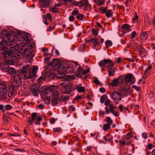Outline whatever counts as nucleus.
I'll use <instances>...</instances> for the list:
<instances>
[{
	"mask_svg": "<svg viewBox=\"0 0 155 155\" xmlns=\"http://www.w3.org/2000/svg\"><path fill=\"white\" fill-rule=\"evenodd\" d=\"M107 98V97L106 94H104L101 96L100 98L101 102V103H104Z\"/></svg>",
	"mask_w": 155,
	"mask_h": 155,
	"instance_id": "31",
	"label": "nucleus"
},
{
	"mask_svg": "<svg viewBox=\"0 0 155 155\" xmlns=\"http://www.w3.org/2000/svg\"><path fill=\"white\" fill-rule=\"evenodd\" d=\"M75 18V17L73 15H71L69 17V20L70 21L73 22L74 21V19Z\"/></svg>",
	"mask_w": 155,
	"mask_h": 155,
	"instance_id": "54",
	"label": "nucleus"
},
{
	"mask_svg": "<svg viewBox=\"0 0 155 155\" xmlns=\"http://www.w3.org/2000/svg\"><path fill=\"white\" fill-rule=\"evenodd\" d=\"M59 95L58 92H55L54 94L53 98L52 99V103L53 106H55L58 104Z\"/></svg>",
	"mask_w": 155,
	"mask_h": 155,
	"instance_id": "13",
	"label": "nucleus"
},
{
	"mask_svg": "<svg viewBox=\"0 0 155 155\" xmlns=\"http://www.w3.org/2000/svg\"><path fill=\"white\" fill-rule=\"evenodd\" d=\"M21 53L19 51H17L11 57L12 60H17V59L20 58Z\"/></svg>",
	"mask_w": 155,
	"mask_h": 155,
	"instance_id": "20",
	"label": "nucleus"
},
{
	"mask_svg": "<svg viewBox=\"0 0 155 155\" xmlns=\"http://www.w3.org/2000/svg\"><path fill=\"white\" fill-rule=\"evenodd\" d=\"M84 3H83V6H87L88 5V2L87 0H84Z\"/></svg>",
	"mask_w": 155,
	"mask_h": 155,
	"instance_id": "55",
	"label": "nucleus"
},
{
	"mask_svg": "<svg viewBox=\"0 0 155 155\" xmlns=\"http://www.w3.org/2000/svg\"><path fill=\"white\" fill-rule=\"evenodd\" d=\"M94 2L96 3L97 5H103L105 2V0H93Z\"/></svg>",
	"mask_w": 155,
	"mask_h": 155,
	"instance_id": "24",
	"label": "nucleus"
},
{
	"mask_svg": "<svg viewBox=\"0 0 155 155\" xmlns=\"http://www.w3.org/2000/svg\"><path fill=\"white\" fill-rule=\"evenodd\" d=\"M135 81V78L132 74H129L125 77V81L127 83L130 82L131 84H133Z\"/></svg>",
	"mask_w": 155,
	"mask_h": 155,
	"instance_id": "10",
	"label": "nucleus"
},
{
	"mask_svg": "<svg viewBox=\"0 0 155 155\" xmlns=\"http://www.w3.org/2000/svg\"><path fill=\"white\" fill-rule=\"evenodd\" d=\"M123 80L121 78L119 77L118 78H115L112 81L111 83L108 84L109 86L114 87L117 86L118 84H120L123 82Z\"/></svg>",
	"mask_w": 155,
	"mask_h": 155,
	"instance_id": "8",
	"label": "nucleus"
},
{
	"mask_svg": "<svg viewBox=\"0 0 155 155\" xmlns=\"http://www.w3.org/2000/svg\"><path fill=\"white\" fill-rule=\"evenodd\" d=\"M132 137V134L130 133H128L126 136L125 139L127 140L130 139Z\"/></svg>",
	"mask_w": 155,
	"mask_h": 155,
	"instance_id": "50",
	"label": "nucleus"
},
{
	"mask_svg": "<svg viewBox=\"0 0 155 155\" xmlns=\"http://www.w3.org/2000/svg\"><path fill=\"white\" fill-rule=\"evenodd\" d=\"M113 15V12L111 9L108 10L106 13V15L108 18L111 17Z\"/></svg>",
	"mask_w": 155,
	"mask_h": 155,
	"instance_id": "26",
	"label": "nucleus"
},
{
	"mask_svg": "<svg viewBox=\"0 0 155 155\" xmlns=\"http://www.w3.org/2000/svg\"><path fill=\"white\" fill-rule=\"evenodd\" d=\"M50 12L54 13H57L58 12V9L55 6L54 7L50 8L49 9Z\"/></svg>",
	"mask_w": 155,
	"mask_h": 155,
	"instance_id": "28",
	"label": "nucleus"
},
{
	"mask_svg": "<svg viewBox=\"0 0 155 155\" xmlns=\"http://www.w3.org/2000/svg\"><path fill=\"white\" fill-rule=\"evenodd\" d=\"M105 44L107 48L111 46L112 45V43L110 40H108L105 41Z\"/></svg>",
	"mask_w": 155,
	"mask_h": 155,
	"instance_id": "34",
	"label": "nucleus"
},
{
	"mask_svg": "<svg viewBox=\"0 0 155 155\" xmlns=\"http://www.w3.org/2000/svg\"><path fill=\"white\" fill-rule=\"evenodd\" d=\"M142 136L144 139H147V134L145 133H143L142 134Z\"/></svg>",
	"mask_w": 155,
	"mask_h": 155,
	"instance_id": "62",
	"label": "nucleus"
},
{
	"mask_svg": "<svg viewBox=\"0 0 155 155\" xmlns=\"http://www.w3.org/2000/svg\"><path fill=\"white\" fill-rule=\"evenodd\" d=\"M38 69L37 67L34 66L32 68H30L29 65H25L20 69L18 73L15 74L13 80L20 82L22 78L23 79H30L36 75Z\"/></svg>",
	"mask_w": 155,
	"mask_h": 155,
	"instance_id": "1",
	"label": "nucleus"
},
{
	"mask_svg": "<svg viewBox=\"0 0 155 155\" xmlns=\"http://www.w3.org/2000/svg\"><path fill=\"white\" fill-rule=\"evenodd\" d=\"M84 16V15L82 14H78L76 16V18L79 20H82Z\"/></svg>",
	"mask_w": 155,
	"mask_h": 155,
	"instance_id": "30",
	"label": "nucleus"
},
{
	"mask_svg": "<svg viewBox=\"0 0 155 155\" xmlns=\"http://www.w3.org/2000/svg\"><path fill=\"white\" fill-rule=\"evenodd\" d=\"M93 81L95 83L98 85L100 83V82L97 78H95L94 79Z\"/></svg>",
	"mask_w": 155,
	"mask_h": 155,
	"instance_id": "51",
	"label": "nucleus"
},
{
	"mask_svg": "<svg viewBox=\"0 0 155 155\" xmlns=\"http://www.w3.org/2000/svg\"><path fill=\"white\" fill-rule=\"evenodd\" d=\"M109 137V136L108 135H106L105 136H104V137L103 139L105 140L104 142V143H107V142H110V138H108V137Z\"/></svg>",
	"mask_w": 155,
	"mask_h": 155,
	"instance_id": "37",
	"label": "nucleus"
},
{
	"mask_svg": "<svg viewBox=\"0 0 155 155\" xmlns=\"http://www.w3.org/2000/svg\"><path fill=\"white\" fill-rule=\"evenodd\" d=\"M115 68L108 69V74L110 76H113L114 75L115 73Z\"/></svg>",
	"mask_w": 155,
	"mask_h": 155,
	"instance_id": "23",
	"label": "nucleus"
},
{
	"mask_svg": "<svg viewBox=\"0 0 155 155\" xmlns=\"http://www.w3.org/2000/svg\"><path fill=\"white\" fill-rule=\"evenodd\" d=\"M110 100L109 99H107L105 101L104 103V104L106 106L108 107L109 105L111 104H110Z\"/></svg>",
	"mask_w": 155,
	"mask_h": 155,
	"instance_id": "45",
	"label": "nucleus"
},
{
	"mask_svg": "<svg viewBox=\"0 0 155 155\" xmlns=\"http://www.w3.org/2000/svg\"><path fill=\"white\" fill-rule=\"evenodd\" d=\"M153 147H154V146L152 144H149L148 145L147 147L150 149H153Z\"/></svg>",
	"mask_w": 155,
	"mask_h": 155,
	"instance_id": "59",
	"label": "nucleus"
},
{
	"mask_svg": "<svg viewBox=\"0 0 155 155\" xmlns=\"http://www.w3.org/2000/svg\"><path fill=\"white\" fill-rule=\"evenodd\" d=\"M77 91L79 93H83L85 91V88L83 86H77Z\"/></svg>",
	"mask_w": 155,
	"mask_h": 155,
	"instance_id": "25",
	"label": "nucleus"
},
{
	"mask_svg": "<svg viewBox=\"0 0 155 155\" xmlns=\"http://www.w3.org/2000/svg\"><path fill=\"white\" fill-rule=\"evenodd\" d=\"M61 86H63L61 91L64 94H67L68 95L71 92V88L73 86V83L71 82H68L66 83L62 82L60 84Z\"/></svg>",
	"mask_w": 155,
	"mask_h": 155,
	"instance_id": "3",
	"label": "nucleus"
},
{
	"mask_svg": "<svg viewBox=\"0 0 155 155\" xmlns=\"http://www.w3.org/2000/svg\"><path fill=\"white\" fill-rule=\"evenodd\" d=\"M124 32L127 33L131 30V27L127 24L123 25L121 27Z\"/></svg>",
	"mask_w": 155,
	"mask_h": 155,
	"instance_id": "15",
	"label": "nucleus"
},
{
	"mask_svg": "<svg viewBox=\"0 0 155 155\" xmlns=\"http://www.w3.org/2000/svg\"><path fill=\"white\" fill-rule=\"evenodd\" d=\"M106 120V122L107 123V124H110V125H111L113 123V121L110 117H107Z\"/></svg>",
	"mask_w": 155,
	"mask_h": 155,
	"instance_id": "38",
	"label": "nucleus"
},
{
	"mask_svg": "<svg viewBox=\"0 0 155 155\" xmlns=\"http://www.w3.org/2000/svg\"><path fill=\"white\" fill-rule=\"evenodd\" d=\"M107 67L108 69L109 68H112L114 64L113 61L109 59V61H108V63L107 64Z\"/></svg>",
	"mask_w": 155,
	"mask_h": 155,
	"instance_id": "27",
	"label": "nucleus"
},
{
	"mask_svg": "<svg viewBox=\"0 0 155 155\" xmlns=\"http://www.w3.org/2000/svg\"><path fill=\"white\" fill-rule=\"evenodd\" d=\"M115 108L112 104L109 105L108 107L106 106L105 107L106 114H108L110 112H111L115 116H119L118 112L114 110Z\"/></svg>",
	"mask_w": 155,
	"mask_h": 155,
	"instance_id": "7",
	"label": "nucleus"
},
{
	"mask_svg": "<svg viewBox=\"0 0 155 155\" xmlns=\"http://www.w3.org/2000/svg\"><path fill=\"white\" fill-rule=\"evenodd\" d=\"M5 36L8 39V41L1 43V45L3 48H4V46L3 45V43L9 46H17L21 51L22 50L23 48L25 47V44L24 43H22V42L20 43H18L21 41L23 39L21 38V35L20 34H18L15 35V37H14L13 35H10L8 34H6Z\"/></svg>",
	"mask_w": 155,
	"mask_h": 155,
	"instance_id": "2",
	"label": "nucleus"
},
{
	"mask_svg": "<svg viewBox=\"0 0 155 155\" xmlns=\"http://www.w3.org/2000/svg\"><path fill=\"white\" fill-rule=\"evenodd\" d=\"M21 84L20 82H18L13 80L11 85L9 87L8 95H9L10 94L12 95L14 91L16 90L17 87Z\"/></svg>",
	"mask_w": 155,
	"mask_h": 155,
	"instance_id": "5",
	"label": "nucleus"
},
{
	"mask_svg": "<svg viewBox=\"0 0 155 155\" xmlns=\"http://www.w3.org/2000/svg\"><path fill=\"white\" fill-rule=\"evenodd\" d=\"M60 61L56 58H54L52 60L51 65L55 69H59L60 68Z\"/></svg>",
	"mask_w": 155,
	"mask_h": 155,
	"instance_id": "12",
	"label": "nucleus"
},
{
	"mask_svg": "<svg viewBox=\"0 0 155 155\" xmlns=\"http://www.w3.org/2000/svg\"><path fill=\"white\" fill-rule=\"evenodd\" d=\"M152 68V66L150 65H149L145 71L144 74H147L149 72H150Z\"/></svg>",
	"mask_w": 155,
	"mask_h": 155,
	"instance_id": "35",
	"label": "nucleus"
},
{
	"mask_svg": "<svg viewBox=\"0 0 155 155\" xmlns=\"http://www.w3.org/2000/svg\"><path fill=\"white\" fill-rule=\"evenodd\" d=\"M78 14V11L74 10L72 12L71 14L72 15L74 16V15L77 16Z\"/></svg>",
	"mask_w": 155,
	"mask_h": 155,
	"instance_id": "47",
	"label": "nucleus"
},
{
	"mask_svg": "<svg viewBox=\"0 0 155 155\" xmlns=\"http://www.w3.org/2000/svg\"><path fill=\"white\" fill-rule=\"evenodd\" d=\"M42 51L44 53H46L48 51V49L45 48H43L42 49Z\"/></svg>",
	"mask_w": 155,
	"mask_h": 155,
	"instance_id": "64",
	"label": "nucleus"
},
{
	"mask_svg": "<svg viewBox=\"0 0 155 155\" xmlns=\"http://www.w3.org/2000/svg\"><path fill=\"white\" fill-rule=\"evenodd\" d=\"M30 89L31 93L34 96H37L38 95V91L39 89V87L36 84H33L30 87Z\"/></svg>",
	"mask_w": 155,
	"mask_h": 155,
	"instance_id": "11",
	"label": "nucleus"
},
{
	"mask_svg": "<svg viewBox=\"0 0 155 155\" xmlns=\"http://www.w3.org/2000/svg\"><path fill=\"white\" fill-rule=\"evenodd\" d=\"M73 3L75 5H76V6H78L79 7H81L82 6H83V3L81 1L77 2L76 1H74V2Z\"/></svg>",
	"mask_w": 155,
	"mask_h": 155,
	"instance_id": "33",
	"label": "nucleus"
},
{
	"mask_svg": "<svg viewBox=\"0 0 155 155\" xmlns=\"http://www.w3.org/2000/svg\"><path fill=\"white\" fill-rule=\"evenodd\" d=\"M126 142H127L126 144L127 146L131 145L133 143L132 141V140L128 141Z\"/></svg>",
	"mask_w": 155,
	"mask_h": 155,
	"instance_id": "63",
	"label": "nucleus"
},
{
	"mask_svg": "<svg viewBox=\"0 0 155 155\" xmlns=\"http://www.w3.org/2000/svg\"><path fill=\"white\" fill-rule=\"evenodd\" d=\"M132 87L138 92L140 91L141 89L139 87L135 85H133L132 86Z\"/></svg>",
	"mask_w": 155,
	"mask_h": 155,
	"instance_id": "43",
	"label": "nucleus"
},
{
	"mask_svg": "<svg viewBox=\"0 0 155 155\" xmlns=\"http://www.w3.org/2000/svg\"><path fill=\"white\" fill-rule=\"evenodd\" d=\"M109 61V59H105L101 61L99 63L98 65L100 67L105 66L107 64L108 61Z\"/></svg>",
	"mask_w": 155,
	"mask_h": 155,
	"instance_id": "18",
	"label": "nucleus"
},
{
	"mask_svg": "<svg viewBox=\"0 0 155 155\" xmlns=\"http://www.w3.org/2000/svg\"><path fill=\"white\" fill-rule=\"evenodd\" d=\"M27 121H28V123L31 124H32V123L34 121V120L30 118H28L27 120Z\"/></svg>",
	"mask_w": 155,
	"mask_h": 155,
	"instance_id": "56",
	"label": "nucleus"
},
{
	"mask_svg": "<svg viewBox=\"0 0 155 155\" xmlns=\"http://www.w3.org/2000/svg\"><path fill=\"white\" fill-rule=\"evenodd\" d=\"M69 96L68 94L63 95L61 96V99L62 100L65 101L67 100L69 98Z\"/></svg>",
	"mask_w": 155,
	"mask_h": 155,
	"instance_id": "39",
	"label": "nucleus"
},
{
	"mask_svg": "<svg viewBox=\"0 0 155 155\" xmlns=\"http://www.w3.org/2000/svg\"><path fill=\"white\" fill-rule=\"evenodd\" d=\"M72 76L71 75H68L67 76L64 77V80L66 81H69L72 79Z\"/></svg>",
	"mask_w": 155,
	"mask_h": 155,
	"instance_id": "36",
	"label": "nucleus"
},
{
	"mask_svg": "<svg viewBox=\"0 0 155 155\" xmlns=\"http://www.w3.org/2000/svg\"><path fill=\"white\" fill-rule=\"evenodd\" d=\"M90 70V68L87 69L86 70H84L83 68L82 74L84 75L86 74L89 72Z\"/></svg>",
	"mask_w": 155,
	"mask_h": 155,
	"instance_id": "52",
	"label": "nucleus"
},
{
	"mask_svg": "<svg viewBox=\"0 0 155 155\" xmlns=\"http://www.w3.org/2000/svg\"><path fill=\"white\" fill-rule=\"evenodd\" d=\"M134 17L133 18V21L137 20L138 18V16L137 15V13H135L134 14Z\"/></svg>",
	"mask_w": 155,
	"mask_h": 155,
	"instance_id": "61",
	"label": "nucleus"
},
{
	"mask_svg": "<svg viewBox=\"0 0 155 155\" xmlns=\"http://www.w3.org/2000/svg\"><path fill=\"white\" fill-rule=\"evenodd\" d=\"M110 94L111 98L114 102L117 104H118L119 103L117 102L116 101H121L122 99L120 93L117 91L111 92Z\"/></svg>",
	"mask_w": 155,
	"mask_h": 155,
	"instance_id": "6",
	"label": "nucleus"
},
{
	"mask_svg": "<svg viewBox=\"0 0 155 155\" xmlns=\"http://www.w3.org/2000/svg\"><path fill=\"white\" fill-rule=\"evenodd\" d=\"M71 68H68L67 69L66 72L68 73L72 74L74 72V70L72 68H71Z\"/></svg>",
	"mask_w": 155,
	"mask_h": 155,
	"instance_id": "46",
	"label": "nucleus"
},
{
	"mask_svg": "<svg viewBox=\"0 0 155 155\" xmlns=\"http://www.w3.org/2000/svg\"><path fill=\"white\" fill-rule=\"evenodd\" d=\"M100 91L102 93H104L105 91V89L104 87H101L99 89Z\"/></svg>",
	"mask_w": 155,
	"mask_h": 155,
	"instance_id": "60",
	"label": "nucleus"
},
{
	"mask_svg": "<svg viewBox=\"0 0 155 155\" xmlns=\"http://www.w3.org/2000/svg\"><path fill=\"white\" fill-rule=\"evenodd\" d=\"M92 31L93 34L95 35H97L98 34V31L95 29H93L92 30Z\"/></svg>",
	"mask_w": 155,
	"mask_h": 155,
	"instance_id": "57",
	"label": "nucleus"
},
{
	"mask_svg": "<svg viewBox=\"0 0 155 155\" xmlns=\"http://www.w3.org/2000/svg\"><path fill=\"white\" fill-rule=\"evenodd\" d=\"M52 3L51 0H39L38 4L40 7L45 8L50 6Z\"/></svg>",
	"mask_w": 155,
	"mask_h": 155,
	"instance_id": "9",
	"label": "nucleus"
},
{
	"mask_svg": "<svg viewBox=\"0 0 155 155\" xmlns=\"http://www.w3.org/2000/svg\"><path fill=\"white\" fill-rule=\"evenodd\" d=\"M101 11L103 13H104L107 12V8H106L104 7H101L100 8Z\"/></svg>",
	"mask_w": 155,
	"mask_h": 155,
	"instance_id": "48",
	"label": "nucleus"
},
{
	"mask_svg": "<svg viewBox=\"0 0 155 155\" xmlns=\"http://www.w3.org/2000/svg\"><path fill=\"white\" fill-rule=\"evenodd\" d=\"M38 107L40 109H43L45 107V105L42 104H41L40 105H39Z\"/></svg>",
	"mask_w": 155,
	"mask_h": 155,
	"instance_id": "58",
	"label": "nucleus"
},
{
	"mask_svg": "<svg viewBox=\"0 0 155 155\" xmlns=\"http://www.w3.org/2000/svg\"><path fill=\"white\" fill-rule=\"evenodd\" d=\"M87 42L88 43L91 42L94 44V45L96 46L99 45V41L96 38H92L90 39Z\"/></svg>",
	"mask_w": 155,
	"mask_h": 155,
	"instance_id": "17",
	"label": "nucleus"
},
{
	"mask_svg": "<svg viewBox=\"0 0 155 155\" xmlns=\"http://www.w3.org/2000/svg\"><path fill=\"white\" fill-rule=\"evenodd\" d=\"M136 34V33L135 31H133L132 33L130 34V38L131 39H133L134 38Z\"/></svg>",
	"mask_w": 155,
	"mask_h": 155,
	"instance_id": "49",
	"label": "nucleus"
},
{
	"mask_svg": "<svg viewBox=\"0 0 155 155\" xmlns=\"http://www.w3.org/2000/svg\"><path fill=\"white\" fill-rule=\"evenodd\" d=\"M83 68L81 67H79L76 71V74L77 76H79L81 74H82Z\"/></svg>",
	"mask_w": 155,
	"mask_h": 155,
	"instance_id": "32",
	"label": "nucleus"
},
{
	"mask_svg": "<svg viewBox=\"0 0 155 155\" xmlns=\"http://www.w3.org/2000/svg\"><path fill=\"white\" fill-rule=\"evenodd\" d=\"M148 35L147 32H143L141 33L140 35V38L141 40L144 41L147 40Z\"/></svg>",
	"mask_w": 155,
	"mask_h": 155,
	"instance_id": "16",
	"label": "nucleus"
},
{
	"mask_svg": "<svg viewBox=\"0 0 155 155\" xmlns=\"http://www.w3.org/2000/svg\"><path fill=\"white\" fill-rule=\"evenodd\" d=\"M106 113L104 111H102L101 110H100L99 111V114L100 116H102V117H103L104 115Z\"/></svg>",
	"mask_w": 155,
	"mask_h": 155,
	"instance_id": "53",
	"label": "nucleus"
},
{
	"mask_svg": "<svg viewBox=\"0 0 155 155\" xmlns=\"http://www.w3.org/2000/svg\"><path fill=\"white\" fill-rule=\"evenodd\" d=\"M29 35H28L27 36H26L24 39L23 42L25 44V46L26 45L29 44L31 42V38H29Z\"/></svg>",
	"mask_w": 155,
	"mask_h": 155,
	"instance_id": "19",
	"label": "nucleus"
},
{
	"mask_svg": "<svg viewBox=\"0 0 155 155\" xmlns=\"http://www.w3.org/2000/svg\"><path fill=\"white\" fill-rule=\"evenodd\" d=\"M62 131V129L60 127L54 128L53 129V131L54 132H60Z\"/></svg>",
	"mask_w": 155,
	"mask_h": 155,
	"instance_id": "42",
	"label": "nucleus"
},
{
	"mask_svg": "<svg viewBox=\"0 0 155 155\" xmlns=\"http://www.w3.org/2000/svg\"><path fill=\"white\" fill-rule=\"evenodd\" d=\"M8 65L5 62L0 64V69L1 70H5L8 68Z\"/></svg>",
	"mask_w": 155,
	"mask_h": 155,
	"instance_id": "21",
	"label": "nucleus"
},
{
	"mask_svg": "<svg viewBox=\"0 0 155 155\" xmlns=\"http://www.w3.org/2000/svg\"><path fill=\"white\" fill-rule=\"evenodd\" d=\"M110 124H104L103 127V130L105 131L109 130L110 128Z\"/></svg>",
	"mask_w": 155,
	"mask_h": 155,
	"instance_id": "29",
	"label": "nucleus"
},
{
	"mask_svg": "<svg viewBox=\"0 0 155 155\" xmlns=\"http://www.w3.org/2000/svg\"><path fill=\"white\" fill-rule=\"evenodd\" d=\"M12 48L8 50L4 51L2 54L4 57L6 58L7 56H11L13 54L14 49L13 48V46H11Z\"/></svg>",
	"mask_w": 155,
	"mask_h": 155,
	"instance_id": "14",
	"label": "nucleus"
},
{
	"mask_svg": "<svg viewBox=\"0 0 155 155\" xmlns=\"http://www.w3.org/2000/svg\"><path fill=\"white\" fill-rule=\"evenodd\" d=\"M8 72L10 74H13L16 73V71L14 68L10 67L7 70Z\"/></svg>",
	"mask_w": 155,
	"mask_h": 155,
	"instance_id": "22",
	"label": "nucleus"
},
{
	"mask_svg": "<svg viewBox=\"0 0 155 155\" xmlns=\"http://www.w3.org/2000/svg\"><path fill=\"white\" fill-rule=\"evenodd\" d=\"M13 60H6L5 61V63L7 64L8 65V64L12 65L14 63V61Z\"/></svg>",
	"mask_w": 155,
	"mask_h": 155,
	"instance_id": "40",
	"label": "nucleus"
},
{
	"mask_svg": "<svg viewBox=\"0 0 155 155\" xmlns=\"http://www.w3.org/2000/svg\"><path fill=\"white\" fill-rule=\"evenodd\" d=\"M37 117V114L36 113H33L31 115V119L34 120H35Z\"/></svg>",
	"mask_w": 155,
	"mask_h": 155,
	"instance_id": "44",
	"label": "nucleus"
},
{
	"mask_svg": "<svg viewBox=\"0 0 155 155\" xmlns=\"http://www.w3.org/2000/svg\"><path fill=\"white\" fill-rule=\"evenodd\" d=\"M5 108L6 110H9L12 108V106L9 104H7L5 106Z\"/></svg>",
	"mask_w": 155,
	"mask_h": 155,
	"instance_id": "41",
	"label": "nucleus"
},
{
	"mask_svg": "<svg viewBox=\"0 0 155 155\" xmlns=\"http://www.w3.org/2000/svg\"><path fill=\"white\" fill-rule=\"evenodd\" d=\"M6 82L5 81L0 83V99L2 100H5L6 99Z\"/></svg>",
	"mask_w": 155,
	"mask_h": 155,
	"instance_id": "4",
	"label": "nucleus"
}]
</instances>
